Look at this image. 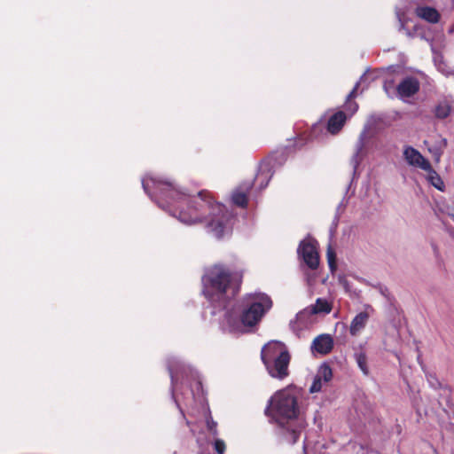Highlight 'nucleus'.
<instances>
[{
  "label": "nucleus",
  "instance_id": "12",
  "mask_svg": "<svg viewBox=\"0 0 454 454\" xmlns=\"http://www.w3.org/2000/svg\"><path fill=\"white\" fill-rule=\"evenodd\" d=\"M347 121L346 114L339 111L333 114L327 122V130L333 135L338 134Z\"/></svg>",
  "mask_w": 454,
  "mask_h": 454
},
{
  "label": "nucleus",
  "instance_id": "14",
  "mask_svg": "<svg viewBox=\"0 0 454 454\" xmlns=\"http://www.w3.org/2000/svg\"><path fill=\"white\" fill-rule=\"evenodd\" d=\"M451 110L450 101L444 98L437 102L433 109V114L436 119L444 120L450 116Z\"/></svg>",
  "mask_w": 454,
  "mask_h": 454
},
{
  "label": "nucleus",
  "instance_id": "8",
  "mask_svg": "<svg viewBox=\"0 0 454 454\" xmlns=\"http://www.w3.org/2000/svg\"><path fill=\"white\" fill-rule=\"evenodd\" d=\"M420 84L415 77L404 78L396 87V92L400 98H410L417 94L419 90Z\"/></svg>",
  "mask_w": 454,
  "mask_h": 454
},
{
  "label": "nucleus",
  "instance_id": "16",
  "mask_svg": "<svg viewBox=\"0 0 454 454\" xmlns=\"http://www.w3.org/2000/svg\"><path fill=\"white\" fill-rule=\"evenodd\" d=\"M427 172V180L428 182L435 187L437 190L443 192L445 189V184L440 176V175L432 168L430 165L429 169H423Z\"/></svg>",
  "mask_w": 454,
  "mask_h": 454
},
{
  "label": "nucleus",
  "instance_id": "11",
  "mask_svg": "<svg viewBox=\"0 0 454 454\" xmlns=\"http://www.w3.org/2000/svg\"><path fill=\"white\" fill-rule=\"evenodd\" d=\"M414 12L417 17L432 24L438 23L441 19L439 12L430 6H418Z\"/></svg>",
  "mask_w": 454,
  "mask_h": 454
},
{
  "label": "nucleus",
  "instance_id": "25",
  "mask_svg": "<svg viewBox=\"0 0 454 454\" xmlns=\"http://www.w3.org/2000/svg\"><path fill=\"white\" fill-rule=\"evenodd\" d=\"M358 88H359V82H356L355 87L353 88V90L347 96V98L348 100H350V99L353 100L356 97V92H357Z\"/></svg>",
  "mask_w": 454,
  "mask_h": 454
},
{
  "label": "nucleus",
  "instance_id": "28",
  "mask_svg": "<svg viewBox=\"0 0 454 454\" xmlns=\"http://www.w3.org/2000/svg\"><path fill=\"white\" fill-rule=\"evenodd\" d=\"M440 156H441V154H440V153L436 156V160H437V161H439V160H440Z\"/></svg>",
  "mask_w": 454,
  "mask_h": 454
},
{
  "label": "nucleus",
  "instance_id": "3",
  "mask_svg": "<svg viewBox=\"0 0 454 454\" xmlns=\"http://www.w3.org/2000/svg\"><path fill=\"white\" fill-rule=\"evenodd\" d=\"M242 277L236 278L221 264L212 266L202 277L203 294L211 301L225 303L239 292Z\"/></svg>",
  "mask_w": 454,
  "mask_h": 454
},
{
  "label": "nucleus",
  "instance_id": "2",
  "mask_svg": "<svg viewBox=\"0 0 454 454\" xmlns=\"http://www.w3.org/2000/svg\"><path fill=\"white\" fill-rule=\"evenodd\" d=\"M264 414L279 427L284 442L294 444L300 437L302 425L294 420L300 414L297 392L286 387L277 391L268 401Z\"/></svg>",
  "mask_w": 454,
  "mask_h": 454
},
{
  "label": "nucleus",
  "instance_id": "9",
  "mask_svg": "<svg viewBox=\"0 0 454 454\" xmlns=\"http://www.w3.org/2000/svg\"><path fill=\"white\" fill-rule=\"evenodd\" d=\"M333 348V339L329 334H320L312 341L311 349L318 354L327 355Z\"/></svg>",
  "mask_w": 454,
  "mask_h": 454
},
{
  "label": "nucleus",
  "instance_id": "6",
  "mask_svg": "<svg viewBox=\"0 0 454 454\" xmlns=\"http://www.w3.org/2000/svg\"><path fill=\"white\" fill-rule=\"evenodd\" d=\"M297 253L309 269L317 270L318 268L319 254L317 252V242L315 239H305L301 240Z\"/></svg>",
  "mask_w": 454,
  "mask_h": 454
},
{
  "label": "nucleus",
  "instance_id": "19",
  "mask_svg": "<svg viewBox=\"0 0 454 454\" xmlns=\"http://www.w3.org/2000/svg\"><path fill=\"white\" fill-rule=\"evenodd\" d=\"M317 376L325 382L330 381L333 378L332 368L327 364H323L319 367Z\"/></svg>",
  "mask_w": 454,
  "mask_h": 454
},
{
  "label": "nucleus",
  "instance_id": "22",
  "mask_svg": "<svg viewBox=\"0 0 454 454\" xmlns=\"http://www.w3.org/2000/svg\"><path fill=\"white\" fill-rule=\"evenodd\" d=\"M357 109L358 104L352 99L348 100L347 98L345 102V110L348 112L350 115H353L357 111Z\"/></svg>",
  "mask_w": 454,
  "mask_h": 454
},
{
  "label": "nucleus",
  "instance_id": "24",
  "mask_svg": "<svg viewBox=\"0 0 454 454\" xmlns=\"http://www.w3.org/2000/svg\"><path fill=\"white\" fill-rule=\"evenodd\" d=\"M214 447L218 454H223L225 451L226 448L225 442L221 439H217L215 441Z\"/></svg>",
  "mask_w": 454,
  "mask_h": 454
},
{
  "label": "nucleus",
  "instance_id": "15",
  "mask_svg": "<svg viewBox=\"0 0 454 454\" xmlns=\"http://www.w3.org/2000/svg\"><path fill=\"white\" fill-rule=\"evenodd\" d=\"M307 310L311 315L319 313L329 314L332 311V304L325 299L317 298L315 304L309 307Z\"/></svg>",
  "mask_w": 454,
  "mask_h": 454
},
{
  "label": "nucleus",
  "instance_id": "4",
  "mask_svg": "<svg viewBox=\"0 0 454 454\" xmlns=\"http://www.w3.org/2000/svg\"><path fill=\"white\" fill-rule=\"evenodd\" d=\"M261 359L272 378L282 380L289 375L291 355L285 343L269 341L262 348Z\"/></svg>",
  "mask_w": 454,
  "mask_h": 454
},
{
  "label": "nucleus",
  "instance_id": "17",
  "mask_svg": "<svg viewBox=\"0 0 454 454\" xmlns=\"http://www.w3.org/2000/svg\"><path fill=\"white\" fill-rule=\"evenodd\" d=\"M355 359H356V362L359 367V369L362 371V372L364 374V375H369V367H368V364H367V362H368V359H367V356L365 354V352L364 351H359V352H356L355 354Z\"/></svg>",
  "mask_w": 454,
  "mask_h": 454
},
{
  "label": "nucleus",
  "instance_id": "10",
  "mask_svg": "<svg viewBox=\"0 0 454 454\" xmlns=\"http://www.w3.org/2000/svg\"><path fill=\"white\" fill-rule=\"evenodd\" d=\"M253 186V182H246L239 186L232 193L231 200L234 205L246 208L248 203V193Z\"/></svg>",
  "mask_w": 454,
  "mask_h": 454
},
{
  "label": "nucleus",
  "instance_id": "23",
  "mask_svg": "<svg viewBox=\"0 0 454 454\" xmlns=\"http://www.w3.org/2000/svg\"><path fill=\"white\" fill-rule=\"evenodd\" d=\"M322 388V380L317 375L314 378L312 385L310 386L309 392L316 393L320 391Z\"/></svg>",
  "mask_w": 454,
  "mask_h": 454
},
{
  "label": "nucleus",
  "instance_id": "27",
  "mask_svg": "<svg viewBox=\"0 0 454 454\" xmlns=\"http://www.w3.org/2000/svg\"><path fill=\"white\" fill-rule=\"evenodd\" d=\"M449 233H450V235L451 236V238L454 239V228H450V229L449 230Z\"/></svg>",
  "mask_w": 454,
  "mask_h": 454
},
{
  "label": "nucleus",
  "instance_id": "13",
  "mask_svg": "<svg viewBox=\"0 0 454 454\" xmlns=\"http://www.w3.org/2000/svg\"><path fill=\"white\" fill-rule=\"evenodd\" d=\"M369 319V315L367 312L363 311L358 313L351 321L349 333L352 336L357 335L366 325L367 321Z\"/></svg>",
  "mask_w": 454,
  "mask_h": 454
},
{
  "label": "nucleus",
  "instance_id": "29",
  "mask_svg": "<svg viewBox=\"0 0 454 454\" xmlns=\"http://www.w3.org/2000/svg\"><path fill=\"white\" fill-rule=\"evenodd\" d=\"M449 215H450L452 219H454V213H453V214H449Z\"/></svg>",
  "mask_w": 454,
  "mask_h": 454
},
{
  "label": "nucleus",
  "instance_id": "7",
  "mask_svg": "<svg viewBox=\"0 0 454 454\" xmlns=\"http://www.w3.org/2000/svg\"><path fill=\"white\" fill-rule=\"evenodd\" d=\"M403 158L410 166L419 168L422 170L430 168V161L426 159L417 149L411 145L404 147Z\"/></svg>",
  "mask_w": 454,
  "mask_h": 454
},
{
  "label": "nucleus",
  "instance_id": "1",
  "mask_svg": "<svg viewBox=\"0 0 454 454\" xmlns=\"http://www.w3.org/2000/svg\"><path fill=\"white\" fill-rule=\"evenodd\" d=\"M145 192L163 209L185 224L202 223L217 239L223 236L232 218L227 207L207 190L191 196L176 189L172 183L147 178L142 180Z\"/></svg>",
  "mask_w": 454,
  "mask_h": 454
},
{
  "label": "nucleus",
  "instance_id": "18",
  "mask_svg": "<svg viewBox=\"0 0 454 454\" xmlns=\"http://www.w3.org/2000/svg\"><path fill=\"white\" fill-rule=\"evenodd\" d=\"M270 169L269 168H261L257 173L254 181H261V188H265L271 177Z\"/></svg>",
  "mask_w": 454,
  "mask_h": 454
},
{
  "label": "nucleus",
  "instance_id": "21",
  "mask_svg": "<svg viewBox=\"0 0 454 454\" xmlns=\"http://www.w3.org/2000/svg\"><path fill=\"white\" fill-rule=\"evenodd\" d=\"M207 428L213 434H217V423L213 419L212 416L209 414L206 419Z\"/></svg>",
  "mask_w": 454,
  "mask_h": 454
},
{
  "label": "nucleus",
  "instance_id": "26",
  "mask_svg": "<svg viewBox=\"0 0 454 454\" xmlns=\"http://www.w3.org/2000/svg\"><path fill=\"white\" fill-rule=\"evenodd\" d=\"M306 143H307V137H305L301 136V137H298V139H297V143H296L295 146H296L297 148H301V147H302L304 145H306Z\"/></svg>",
  "mask_w": 454,
  "mask_h": 454
},
{
  "label": "nucleus",
  "instance_id": "20",
  "mask_svg": "<svg viewBox=\"0 0 454 454\" xmlns=\"http://www.w3.org/2000/svg\"><path fill=\"white\" fill-rule=\"evenodd\" d=\"M326 257L330 270L334 272L337 270L336 253L331 246L327 248Z\"/></svg>",
  "mask_w": 454,
  "mask_h": 454
},
{
  "label": "nucleus",
  "instance_id": "5",
  "mask_svg": "<svg viewBox=\"0 0 454 454\" xmlns=\"http://www.w3.org/2000/svg\"><path fill=\"white\" fill-rule=\"evenodd\" d=\"M244 309L240 320L246 326L257 325L264 314L272 307V301L265 294H250L243 299Z\"/></svg>",
  "mask_w": 454,
  "mask_h": 454
}]
</instances>
